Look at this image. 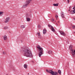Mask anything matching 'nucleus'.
I'll list each match as a JSON object with an SVG mask.
<instances>
[{"instance_id":"nucleus-1","label":"nucleus","mask_w":75,"mask_h":75,"mask_svg":"<svg viewBox=\"0 0 75 75\" xmlns=\"http://www.w3.org/2000/svg\"><path fill=\"white\" fill-rule=\"evenodd\" d=\"M21 51H22L23 56L30 58L33 57V54H31L30 50L26 47L22 48L21 50Z\"/></svg>"},{"instance_id":"nucleus-2","label":"nucleus","mask_w":75,"mask_h":75,"mask_svg":"<svg viewBox=\"0 0 75 75\" xmlns=\"http://www.w3.org/2000/svg\"><path fill=\"white\" fill-rule=\"evenodd\" d=\"M37 47L38 48V51L39 52L38 55L39 57H41V56L42 54H43V48L42 47H41L40 46L38 45L37 46Z\"/></svg>"},{"instance_id":"nucleus-3","label":"nucleus","mask_w":75,"mask_h":75,"mask_svg":"<svg viewBox=\"0 0 75 75\" xmlns=\"http://www.w3.org/2000/svg\"><path fill=\"white\" fill-rule=\"evenodd\" d=\"M46 71L48 73H50L52 75H58V73L57 71H54L52 70H50L48 71V70L46 69Z\"/></svg>"},{"instance_id":"nucleus-4","label":"nucleus","mask_w":75,"mask_h":75,"mask_svg":"<svg viewBox=\"0 0 75 75\" xmlns=\"http://www.w3.org/2000/svg\"><path fill=\"white\" fill-rule=\"evenodd\" d=\"M73 46L72 45H71L69 46V49H70L71 50V52L72 54V57H75V50H73V49H72V48Z\"/></svg>"},{"instance_id":"nucleus-5","label":"nucleus","mask_w":75,"mask_h":75,"mask_svg":"<svg viewBox=\"0 0 75 75\" xmlns=\"http://www.w3.org/2000/svg\"><path fill=\"white\" fill-rule=\"evenodd\" d=\"M33 1V0H27L25 3V5H23L22 7L23 8H25V7L28 6L29 5V4L30 3L31 1Z\"/></svg>"},{"instance_id":"nucleus-6","label":"nucleus","mask_w":75,"mask_h":75,"mask_svg":"<svg viewBox=\"0 0 75 75\" xmlns=\"http://www.w3.org/2000/svg\"><path fill=\"white\" fill-rule=\"evenodd\" d=\"M48 27H50L51 28V30L53 32H55V29L54 28V27H52V26L51 25H48Z\"/></svg>"},{"instance_id":"nucleus-7","label":"nucleus","mask_w":75,"mask_h":75,"mask_svg":"<svg viewBox=\"0 0 75 75\" xmlns=\"http://www.w3.org/2000/svg\"><path fill=\"white\" fill-rule=\"evenodd\" d=\"M60 33V34L62 35H63V36H65V33L64 32L62 31H59Z\"/></svg>"},{"instance_id":"nucleus-8","label":"nucleus","mask_w":75,"mask_h":75,"mask_svg":"<svg viewBox=\"0 0 75 75\" xmlns=\"http://www.w3.org/2000/svg\"><path fill=\"white\" fill-rule=\"evenodd\" d=\"M10 20V18L9 17H8L6 19V21H5V23H8V21H9V20Z\"/></svg>"},{"instance_id":"nucleus-9","label":"nucleus","mask_w":75,"mask_h":75,"mask_svg":"<svg viewBox=\"0 0 75 75\" xmlns=\"http://www.w3.org/2000/svg\"><path fill=\"white\" fill-rule=\"evenodd\" d=\"M61 17L63 18H65V16L64 15V12H62L61 13Z\"/></svg>"},{"instance_id":"nucleus-10","label":"nucleus","mask_w":75,"mask_h":75,"mask_svg":"<svg viewBox=\"0 0 75 75\" xmlns=\"http://www.w3.org/2000/svg\"><path fill=\"white\" fill-rule=\"evenodd\" d=\"M46 33H47V30H46V29H44L43 30V34H45Z\"/></svg>"},{"instance_id":"nucleus-11","label":"nucleus","mask_w":75,"mask_h":75,"mask_svg":"<svg viewBox=\"0 0 75 75\" xmlns=\"http://www.w3.org/2000/svg\"><path fill=\"white\" fill-rule=\"evenodd\" d=\"M71 14H73L75 13V10H72L70 11Z\"/></svg>"},{"instance_id":"nucleus-12","label":"nucleus","mask_w":75,"mask_h":75,"mask_svg":"<svg viewBox=\"0 0 75 75\" xmlns=\"http://www.w3.org/2000/svg\"><path fill=\"white\" fill-rule=\"evenodd\" d=\"M4 40H7V37L6 35L4 36Z\"/></svg>"},{"instance_id":"nucleus-13","label":"nucleus","mask_w":75,"mask_h":75,"mask_svg":"<svg viewBox=\"0 0 75 75\" xmlns=\"http://www.w3.org/2000/svg\"><path fill=\"white\" fill-rule=\"evenodd\" d=\"M25 25H22L21 26V28H24L25 27Z\"/></svg>"},{"instance_id":"nucleus-14","label":"nucleus","mask_w":75,"mask_h":75,"mask_svg":"<svg viewBox=\"0 0 75 75\" xmlns=\"http://www.w3.org/2000/svg\"><path fill=\"white\" fill-rule=\"evenodd\" d=\"M24 68H25V69H27V65L26 64H25L24 65Z\"/></svg>"},{"instance_id":"nucleus-15","label":"nucleus","mask_w":75,"mask_h":75,"mask_svg":"<svg viewBox=\"0 0 75 75\" xmlns=\"http://www.w3.org/2000/svg\"><path fill=\"white\" fill-rule=\"evenodd\" d=\"M54 6H58V4H53Z\"/></svg>"},{"instance_id":"nucleus-16","label":"nucleus","mask_w":75,"mask_h":75,"mask_svg":"<svg viewBox=\"0 0 75 75\" xmlns=\"http://www.w3.org/2000/svg\"><path fill=\"white\" fill-rule=\"evenodd\" d=\"M52 51L51 50H49L48 51V53L49 54H52Z\"/></svg>"},{"instance_id":"nucleus-17","label":"nucleus","mask_w":75,"mask_h":75,"mask_svg":"<svg viewBox=\"0 0 75 75\" xmlns=\"http://www.w3.org/2000/svg\"><path fill=\"white\" fill-rule=\"evenodd\" d=\"M58 73H59L60 75H61V71L59 70L58 71Z\"/></svg>"},{"instance_id":"nucleus-18","label":"nucleus","mask_w":75,"mask_h":75,"mask_svg":"<svg viewBox=\"0 0 75 75\" xmlns=\"http://www.w3.org/2000/svg\"><path fill=\"white\" fill-rule=\"evenodd\" d=\"M27 21H30V18H27Z\"/></svg>"},{"instance_id":"nucleus-19","label":"nucleus","mask_w":75,"mask_h":75,"mask_svg":"<svg viewBox=\"0 0 75 75\" xmlns=\"http://www.w3.org/2000/svg\"><path fill=\"white\" fill-rule=\"evenodd\" d=\"M7 28H8V27H7V26H5L4 27V30H6V29H7Z\"/></svg>"},{"instance_id":"nucleus-20","label":"nucleus","mask_w":75,"mask_h":75,"mask_svg":"<svg viewBox=\"0 0 75 75\" xmlns=\"http://www.w3.org/2000/svg\"><path fill=\"white\" fill-rule=\"evenodd\" d=\"M26 16L27 17H29V15H28V13H27L26 14Z\"/></svg>"},{"instance_id":"nucleus-21","label":"nucleus","mask_w":75,"mask_h":75,"mask_svg":"<svg viewBox=\"0 0 75 75\" xmlns=\"http://www.w3.org/2000/svg\"><path fill=\"white\" fill-rule=\"evenodd\" d=\"M54 19H53V18H52L51 19V21L52 22H54Z\"/></svg>"},{"instance_id":"nucleus-22","label":"nucleus","mask_w":75,"mask_h":75,"mask_svg":"<svg viewBox=\"0 0 75 75\" xmlns=\"http://www.w3.org/2000/svg\"><path fill=\"white\" fill-rule=\"evenodd\" d=\"M38 28H40L41 27V26H40V25H38Z\"/></svg>"},{"instance_id":"nucleus-23","label":"nucleus","mask_w":75,"mask_h":75,"mask_svg":"<svg viewBox=\"0 0 75 75\" xmlns=\"http://www.w3.org/2000/svg\"><path fill=\"white\" fill-rule=\"evenodd\" d=\"M72 28L73 29H75V26L74 25H73L72 26Z\"/></svg>"},{"instance_id":"nucleus-24","label":"nucleus","mask_w":75,"mask_h":75,"mask_svg":"<svg viewBox=\"0 0 75 75\" xmlns=\"http://www.w3.org/2000/svg\"><path fill=\"white\" fill-rule=\"evenodd\" d=\"M29 17L30 18V17H31V14H29Z\"/></svg>"},{"instance_id":"nucleus-25","label":"nucleus","mask_w":75,"mask_h":75,"mask_svg":"<svg viewBox=\"0 0 75 75\" xmlns=\"http://www.w3.org/2000/svg\"><path fill=\"white\" fill-rule=\"evenodd\" d=\"M38 35H40V33L39 32L38 33Z\"/></svg>"},{"instance_id":"nucleus-26","label":"nucleus","mask_w":75,"mask_h":75,"mask_svg":"<svg viewBox=\"0 0 75 75\" xmlns=\"http://www.w3.org/2000/svg\"><path fill=\"white\" fill-rule=\"evenodd\" d=\"M3 12H0V15L3 14Z\"/></svg>"},{"instance_id":"nucleus-27","label":"nucleus","mask_w":75,"mask_h":75,"mask_svg":"<svg viewBox=\"0 0 75 75\" xmlns=\"http://www.w3.org/2000/svg\"><path fill=\"white\" fill-rule=\"evenodd\" d=\"M38 38H41V35H38Z\"/></svg>"},{"instance_id":"nucleus-28","label":"nucleus","mask_w":75,"mask_h":75,"mask_svg":"<svg viewBox=\"0 0 75 75\" xmlns=\"http://www.w3.org/2000/svg\"><path fill=\"white\" fill-rule=\"evenodd\" d=\"M55 17L56 18H58V16L57 15L55 16Z\"/></svg>"},{"instance_id":"nucleus-29","label":"nucleus","mask_w":75,"mask_h":75,"mask_svg":"<svg viewBox=\"0 0 75 75\" xmlns=\"http://www.w3.org/2000/svg\"><path fill=\"white\" fill-rule=\"evenodd\" d=\"M67 2H68V3H69V0H67Z\"/></svg>"},{"instance_id":"nucleus-30","label":"nucleus","mask_w":75,"mask_h":75,"mask_svg":"<svg viewBox=\"0 0 75 75\" xmlns=\"http://www.w3.org/2000/svg\"><path fill=\"white\" fill-rule=\"evenodd\" d=\"M74 10H75V6H74V7L73 8V9H74Z\"/></svg>"},{"instance_id":"nucleus-31","label":"nucleus","mask_w":75,"mask_h":75,"mask_svg":"<svg viewBox=\"0 0 75 75\" xmlns=\"http://www.w3.org/2000/svg\"><path fill=\"white\" fill-rule=\"evenodd\" d=\"M3 54H5V52H3Z\"/></svg>"},{"instance_id":"nucleus-32","label":"nucleus","mask_w":75,"mask_h":75,"mask_svg":"<svg viewBox=\"0 0 75 75\" xmlns=\"http://www.w3.org/2000/svg\"><path fill=\"white\" fill-rule=\"evenodd\" d=\"M74 20H75V18H73Z\"/></svg>"},{"instance_id":"nucleus-33","label":"nucleus","mask_w":75,"mask_h":75,"mask_svg":"<svg viewBox=\"0 0 75 75\" xmlns=\"http://www.w3.org/2000/svg\"><path fill=\"white\" fill-rule=\"evenodd\" d=\"M32 62H33V63H34V61H33Z\"/></svg>"},{"instance_id":"nucleus-34","label":"nucleus","mask_w":75,"mask_h":75,"mask_svg":"<svg viewBox=\"0 0 75 75\" xmlns=\"http://www.w3.org/2000/svg\"><path fill=\"white\" fill-rule=\"evenodd\" d=\"M71 6H70V7H69V8H71Z\"/></svg>"},{"instance_id":"nucleus-35","label":"nucleus","mask_w":75,"mask_h":75,"mask_svg":"<svg viewBox=\"0 0 75 75\" xmlns=\"http://www.w3.org/2000/svg\"><path fill=\"white\" fill-rule=\"evenodd\" d=\"M70 10H69V11H70Z\"/></svg>"},{"instance_id":"nucleus-36","label":"nucleus","mask_w":75,"mask_h":75,"mask_svg":"<svg viewBox=\"0 0 75 75\" xmlns=\"http://www.w3.org/2000/svg\"><path fill=\"white\" fill-rule=\"evenodd\" d=\"M28 75H29V73H28Z\"/></svg>"},{"instance_id":"nucleus-37","label":"nucleus","mask_w":75,"mask_h":75,"mask_svg":"<svg viewBox=\"0 0 75 75\" xmlns=\"http://www.w3.org/2000/svg\"><path fill=\"white\" fill-rule=\"evenodd\" d=\"M6 75H8V74H6Z\"/></svg>"},{"instance_id":"nucleus-38","label":"nucleus","mask_w":75,"mask_h":75,"mask_svg":"<svg viewBox=\"0 0 75 75\" xmlns=\"http://www.w3.org/2000/svg\"><path fill=\"white\" fill-rule=\"evenodd\" d=\"M74 33H75V32H74Z\"/></svg>"},{"instance_id":"nucleus-39","label":"nucleus","mask_w":75,"mask_h":75,"mask_svg":"<svg viewBox=\"0 0 75 75\" xmlns=\"http://www.w3.org/2000/svg\"><path fill=\"white\" fill-rule=\"evenodd\" d=\"M21 42H22V41L21 40Z\"/></svg>"},{"instance_id":"nucleus-40","label":"nucleus","mask_w":75,"mask_h":75,"mask_svg":"<svg viewBox=\"0 0 75 75\" xmlns=\"http://www.w3.org/2000/svg\"><path fill=\"white\" fill-rule=\"evenodd\" d=\"M57 18L56 19L57 20Z\"/></svg>"}]
</instances>
